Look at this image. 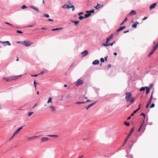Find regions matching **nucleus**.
Returning a JSON list of instances; mask_svg holds the SVG:
<instances>
[{"label":"nucleus","mask_w":158,"mask_h":158,"mask_svg":"<svg viewBox=\"0 0 158 158\" xmlns=\"http://www.w3.org/2000/svg\"><path fill=\"white\" fill-rule=\"evenodd\" d=\"M67 8H70V6L69 5H67Z\"/></svg>","instance_id":"60"},{"label":"nucleus","mask_w":158,"mask_h":158,"mask_svg":"<svg viewBox=\"0 0 158 158\" xmlns=\"http://www.w3.org/2000/svg\"><path fill=\"white\" fill-rule=\"evenodd\" d=\"M16 32L22 34L23 33V32L21 31L18 30L16 31Z\"/></svg>","instance_id":"50"},{"label":"nucleus","mask_w":158,"mask_h":158,"mask_svg":"<svg viewBox=\"0 0 158 158\" xmlns=\"http://www.w3.org/2000/svg\"><path fill=\"white\" fill-rule=\"evenodd\" d=\"M81 55L83 57H84L87 55L88 54L89 52L87 50H85L83 52H81Z\"/></svg>","instance_id":"7"},{"label":"nucleus","mask_w":158,"mask_h":158,"mask_svg":"<svg viewBox=\"0 0 158 158\" xmlns=\"http://www.w3.org/2000/svg\"><path fill=\"white\" fill-rule=\"evenodd\" d=\"M154 46L157 48L158 47V41L157 43L156 44V45Z\"/></svg>","instance_id":"55"},{"label":"nucleus","mask_w":158,"mask_h":158,"mask_svg":"<svg viewBox=\"0 0 158 158\" xmlns=\"http://www.w3.org/2000/svg\"><path fill=\"white\" fill-rule=\"evenodd\" d=\"M157 49V48L154 46L149 54L148 56L149 57L150 56L152 55L154 53L155 51Z\"/></svg>","instance_id":"6"},{"label":"nucleus","mask_w":158,"mask_h":158,"mask_svg":"<svg viewBox=\"0 0 158 158\" xmlns=\"http://www.w3.org/2000/svg\"><path fill=\"white\" fill-rule=\"evenodd\" d=\"M114 43H110L109 44H103L102 45L103 46H105L106 47H107L108 46H110V45L111 46H112L113 44H114Z\"/></svg>","instance_id":"18"},{"label":"nucleus","mask_w":158,"mask_h":158,"mask_svg":"<svg viewBox=\"0 0 158 158\" xmlns=\"http://www.w3.org/2000/svg\"><path fill=\"white\" fill-rule=\"evenodd\" d=\"M23 127H21L19 128L17 130L19 131H20L22 129V128Z\"/></svg>","instance_id":"57"},{"label":"nucleus","mask_w":158,"mask_h":158,"mask_svg":"<svg viewBox=\"0 0 158 158\" xmlns=\"http://www.w3.org/2000/svg\"><path fill=\"white\" fill-rule=\"evenodd\" d=\"M111 67V64H109L108 66V68L109 69V68H110Z\"/></svg>","instance_id":"62"},{"label":"nucleus","mask_w":158,"mask_h":158,"mask_svg":"<svg viewBox=\"0 0 158 158\" xmlns=\"http://www.w3.org/2000/svg\"><path fill=\"white\" fill-rule=\"evenodd\" d=\"M91 15V13H88V14H85L84 15L85 18H87L89 17Z\"/></svg>","instance_id":"20"},{"label":"nucleus","mask_w":158,"mask_h":158,"mask_svg":"<svg viewBox=\"0 0 158 158\" xmlns=\"http://www.w3.org/2000/svg\"><path fill=\"white\" fill-rule=\"evenodd\" d=\"M142 125H141V126L140 127V128L138 130V132H139V131H140V129H141V127H142Z\"/></svg>","instance_id":"61"},{"label":"nucleus","mask_w":158,"mask_h":158,"mask_svg":"<svg viewBox=\"0 0 158 158\" xmlns=\"http://www.w3.org/2000/svg\"><path fill=\"white\" fill-rule=\"evenodd\" d=\"M136 14V12L134 10H132L129 14L130 15H135Z\"/></svg>","instance_id":"11"},{"label":"nucleus","mask_w":158,"mask_h":158,"mask_svg":"<svg viewBox=\"0 0 158 158\" xmlns=\"http://www.w3.org/2000/svg\"><path fill=\"white\" fill-rule=\"evenodd\" d=\"M150 104L148 103H147L146 105V106H145V108H147L149 106V105H150Z\"/></svg>","instance_id":"39"},{"label":"nucleus","mask_w":158,"mask_h":158,"mask_svg":"<svg viewBox=\"0 0 158 158\" xmlns=\"http://www.w3.org/2000/svg\"><path fill=\"white\" fill-rule=\"evenodd\" d=\"M63 28L62 27H60V28H56L54 29H52V31H56V30H61Z\"/></svg>","instance_id":"24"},{"label":"nucleus","mask_w":158,"mask_h":158,"mask_svg":"<svg viewBox=\"0 0 158 158\" xmlns=\"http://www.w3.org/2000/svg\"><path fill=\"white\" fill-rule=\"evenodd\" d=\"M44 73V71H41V72L40 73L38 74V75H40V74H43Z\"/></svg>","instance_id":"58"},{"label":"nucleus","mask_w":158,"mask_h":158,"mask_svg":"<svg viewBox=\"0 0 158 158\" xmlns=\"http://www.w3.org/2000/svg\"><path fill=\"white\" fill-rule=\"evenodd\" d=\"M141 103H140V104H139V107H138V108L137 109H138V110H139V109L140 108H141Z\"/></svg>","instance_id":"52"},{"label":"nucleus","mask_w":158,"mask_h":158,"mask_svg":"<svg viewBox=\"0 0 158 158\" xmlns=\"http://www.w3.org/2000/svg\"><path fill=\"white\" fill-rule=\"evenodd\" d=\"M49 107L52 112L56 110V108L53 106H50Z\"/></svg>","instance_id":"12"},{"label":"nucleus","mask_w":158,"mask_h":158,"mask_svg":"<svg viewBox=\"0 0 158 158\" xmlns=\"http://www.w3.org/2000/svg\"><path fill=\"white\" fill-rule=\"evenodd\" d=\"M48 136L51 137L52 138H58L59 136L57 135H48Z\"/></svg>","instance_id":"16"},{"label":"nucleus","mask_w":158,"mask_h":158,"mask_svg":"<svg viewBox=\"0 0 158 158\" xmlns=\"http://www.w3.org/2000/svg\"><path fill=\"white\" fill-rule=\"evenodd\" d=\"M84 18H85L84 17H83V16H80L79 17V19L81 20H82Z\"/></svg>","instance_id":"33"},{"label":"nucleus","mask_w":158,"mask_h":158,"mask_svg":"<svg viewBox=\"0 0 158 158\" xmlns=\"http://www.w3.org/2000/svg\"><path fill=\"white\" fill-rule=\"evenodd\" d=\"M127 18H126L125 20H124L123 22L121 24V25H122V24H123V23L125 22V21H127Z\"/></svg>","instance_id":"59"},{"label":"nucleus","mask_w":158,"mask_h":158,"mask_svg":"<svg viewBox=\"0 0 158 158\" xmlns=\"http://www.w3.org/2000/svg\"><path fill=\"white\" fill-rule=\"evenodd\" d=\"M99 61L98 60H95L93 62V64L94 65H96L97 64H99Z\"/></svg>","instance_id":"17"},{"label":"nucleus","mask_w":158,"mask_h":158,"mask_svg":"<svg viewBox=\"0 0 158 158\" xmlns=\"http://www.w3.org/2000/svg\"><path fill=\"white\" fill-rule=\"evenodd\" d=\"M110 40L108 38H107L105 44H108V43L109 41H110Z\"/></svg>","instance_id":"30"},{"label":"nucleus","mask_w":158,"mask_h":158,"mask_svg":"<svg viewBox=\"0 0 158 158\" xmlns=\"http://www.w3.org/2000/svg\"><path fill=\"white\" fill-rule=\"evenodd\" d=\"M1 43H2L5 46H6L5 44H6V45H8L10 46L11 45L10 43L8 41H6V42H1Z\"/></svg>","instance_id":"9"},{"label":"nucleus","mask_w":158,"mask_h":158,"mask_svg":"<svg viewBox=\"0 0 158 158\" xmlns=\"http://www.w3.org/2000/svg\"><path fill=\"white\" fill-rule=\"evenodd\" d=\"M156 5V3H154L150 5V9H152L155 7Z\"/></svg>","instance_id":"10"},{"label":"nucleus","mask_w":158,"mask_h":158,"mask_svg":"<svg viewBox=\"0 0 158 158\" xmlns=\"http://www.w3.org/2000/svg\"><path fill=\"white\" fill-rule=\"evenodd\" d=\"M33 112H28V113H27V116L29 117H30V116L32 114H33Z\"/></svg>","instance_id":"26"},{"label":"nucleus","mask_w":158,"mask_h":158,"mask_svg":"<svg viewBox=\"0 0 158 158\" xmlns=\"http://www.w3.org/2000/svg\"><path fill=\"white\" fill-rule=\"evenodd\" d=\"M113 35L112 34H111L109 37H108L109 39H110V40L112 39L113 38Z\"/></svg>","instance_id":"37"},{"label":"nucleus","mask_w":158,"mask_h":158,"mask_svg":"<svg viewBox=\"0 0 158 158\" xmlns=\"http://www.w3.org/2000/svg\"><path fill=\"white\" fill-rule=\"evenodd\" d=\"M101 61L102 62H104L105 61V60L103 58H102L100 59Z\"/></svg>","instance_id":"38"},{"label":"nucleus","mask_w":158,"mask_h":158,"mask_svg":"<svg viewBox=\"0 0 158 158\" xmlns=\"http://www.w3.org/2000/svg\"><path fill=\"white\" fill-rule=\"evenodd\" d=\"M22 75L17 76H10L3 77V79L6 81H11L18 78L19 77H21Z\"/></svg>","instance_id":"2"},{"label":"nucleus","mask_w":158,"mask_h":158,"mask_svg":"<svg viewBox=\"0 0 158 158\" xmlns=\"http://www.w3.org/2000/svg\"><path fill=\"white\" fill-rule=\"evenodd\" d=\"M73 8L72 10L73 11L75 9L74 7V6L72 5L71 6H70V8Z\"/></svg>","instance_id":"47"},{"label":"nucleus","mask_w":158,"mask_h":158,"mask_svg":"<svg viewBox=\"0 0 158 158\" xmlns=\"http://www.w3.org/2000/svg\"><path fill=\"white\" fill-rule=\"evenodd\" d=\"M137 23L135 22L134 24L132 25V27L133 28H136L137 27Z\"/></svg>","instance_id":"22"},{"label":"nucleus","mask_w":158,"mask_h":158,"mask_svg":"<svg viewBox=\"0 0 158 158\" xmlns=\"http://www.w3.org/2000/svg\"><path fill=\"white\" fill-rule=\"evenodd\" d=\"M96 102H95L94 103H92L89 105L88 106H86L85 107V108L87 110H88L90 107L93 106L96 103Z\"/></svg>","instance_id":"8"},{"label":"nucleus","mask_w":158,"mask_h":158,"mask_svg":"<svg viewBox=\"0 0 158 158\" xmlns=\"http://www.w3.org/2000/svg\"><path fill=\"white\" fill-rule=\"evenodd\" d=\"M38 75H39L38 74L31 75V76L32 77H37Z\"/></svg>","instance_id":"46"},{"label":"nucleus","mask_w":158,"mask_h":158,"mask_svg":"<svg viewBox=\"0 0 158 158\" xmlns=\"http://www.w3.org/2000/svg\"><path fill=\"white\" fill-rule=\"evenodd\" d=\"M152 100L151 99H149L148 102V103L151 104V102H152Z\"/></svg>","instance_id":"51"},{"label":"nucleus","mask_w":158,"mask_h":158,"mask_svg":"<svg viewBox=\"0 0 158 158\" xmlns=\"http://www.w3.org/2000/svg\"><path fill=\"white\" fill-rule=\"evenodd\" d=\"M63 8H67V5L65 4L62 6Z\"/></svg>","instance_id":"44"},{"label":"nucleus","mask_w":158,"mask_h":158,"mask_svg":"<svg viewBox=\"0 0 158 158\" xmlns=\"http://www.w3.org/2000/svg\"><path fill=\"white\" fill-rule=\"evenodd\" d=\"M152 97H153V91H152V95H151V97H150V99H151V100H152Z\"/></svg>","instance_id":"48"},{"label":"nucleus","mask_w":158,"mask_h":158,"mask_svg":"<svg viewBox=\"0 0 158 158\" xmlns=\"http://www.w3.org/2000/svg\"><path fill=\"white\" fill-rule=\"evenodd\" d=\"M27 7L25 5H23L21 7V8L22 9H24L25 8H27Z\"/></svg>","instance_id":"34"},{"label":"nucleus","mask_w":158,"mask_h":158,"mask_svg":"<svg viewBox=\"0 0 158 158\" xmlns=\"http://www.w3.org/2000/svg\"><path fill=\"white\" fill-rule=\"evenodd\" d=\"M153 84H150L149 86V88H150V89H152L153 87Z\"/></svg>","instance_id":"45"},{"label":"nucleus","mask_w":158,"mask_h":158,"mask_svg":"<svg viewBox=\"0 0 158 158\" xmlns=\"http://www.w3.org/2000/svg\"><path fill=\"white\" fill-rule=\"evenodd\" d=\"M84 82L80 79H78L77 81L75 82L74 83L77 86H78L79 85H82L84 84Z\"/></svg>","instance_id":"4"},{"label":"nucleus","mask_w":158,"mask_h":158,"mask_svg":"<svg viewBox=\"0 0 158 158\" xmlns=\"http://www.w3.org/2000/svg\"><path fill=\"white\" fill-rule=\"evenodd\" d=\"M124 124L127 126H129L130 125V123L126 121H125L124 123Z\"/></svg>","instance_id":"23"},{"label":"nucleus","mask_w":158,"mask_h":158,"mask_svg":"<svg viewBox=\"0 0 158 158\" xmlns=\"http://www.w3.org/2000/svg\"><path fill=\"white\" fill-rule=\"evenodd\" d=\"M36 84H39L37 83L35 81H34V85L35 89H36Z\"/></svg>","instance_id":"32"},{"label":"nucleus","mask_w":158,"mask_h":158,"mask_svg":"<svg viewBox=\"0 0 158 158\" xmlns=\"http://www.w3.org/2000/svg\"><path fill=\"white\" fill-rule=\"evenodd\" d=\"M107 57H108V56H107L106 57H105V60L106 61L107 60Z\"/></svg>","instance_id":"64"},{"label":"nucleus","mask_w":158,"mask_h":158,"mask_svg":"<svg viewBox=\"0 0 158 158\" xmlns=\"http://www.w3.org/2000/svg\"><path fill=\"white\" fill-rule=\"evenodd\" d=\"M5 24H8V25H10L12 27H13V25L11 24H10V23H8L5 22Z\"/></svg>","instance_id":"40"},{"label":"nucleus","mask_w":158,"mask_h":158,"mask_svg":"<svg viewBox=\"0 0 158 158\" xmlns=\"http://www.w3.org/2000/svg\"><path fill=\"white\" fill-rule=\"evenodd\" d=\"M145 88L144 87H141L139 91H144L145 89Z\"/></svg>","instance_id":"29"},{"label":"nucleus","mask_w":158,"mask_h":158,"mask_svg":"<svg viewBox=\"0 0 158 158\" xmlns=\"http://www.w3.org/2000/svg\"><path fill=\"white\" fill-rule=\"evenodd\" d=\"M125 27H126L125 26H123V27H120V28H119V31H122Z\"/></svg>","instance_id":"28"},{"label":"nucleus","mask_w":158,"mask_h":158,"mask_svg":"<svg viewBox=\"0 0 158 158\" xmlns=\"http://www.w3.org/2000/svg\"><path fill=\"white\" fill-rule=\"evenodd\" d=\"M131 135H130V134H129L128 135H127V138H126V139H125V142H126L127 141V140L128 139V138L130 137V136H131Z\"/></svg>","instance_id":"36"},{"label":"nucleus","mask_w":158,"mask_h":158,"mask_svg":"<svg viewBox=\"0 0 158 158\" xmlns=\"http://www.w3.org/2000/svg\"><path fill=\"white\" fill-rule=\"evenodd\" d=\"M100 4H98L95 7V8L96 9H98L103 6V5H102L101 6H100Z\"/></svg>","instance_id":"19"},{"label":"nucleus","mask_w":158,"mask_h":158,"mask_svg":"<svg viewBox=\"0 0 158 158\" xmlns=\"http://www.w3.org/2000/svg\"><path fill=\"white\" fill-rule=\"evenodd\" d=\"M89 13H93L94 12V9H93L92 10H90L89 11Z\"/></svg>","instance_id":"43"},{"label":"nucleus","mask_w":158,"mask_h":158,"mask_svg":"<svg viewBox=\"0 0 158 158\" xmlns=\"http://www.w3.org/2000/svg\"><path fill=\"white\" fill-rule=\"evenodd\" d=\"M139 110H138V109H136V110H134L133 112V113L134 114H135V113H136V112L138 111Z\"/></svg>","instance_id":"53"},{"label":"nucleus","mask_w":158,"mask_h":158,"mask_svg":"<svg viewBox=\"0 0 158 158\" xmlns=\"http://www.w3.org/2000/svg\"><path fill=\"white\" fill-rule=\"evenodd\" d=\"M125 99L126 101L130 102L131 104L135 101V98L132 97V94L130 93H127L126 94Z\"/></svg>","instance_id":"1"},{"label":"nucleus","mask_w":158,"mask_h":158,"mask_svg":"<svg viewBox=\"0 0 158 158\" xmlns=\"http://www.w3.org/2000/svg\"><path fill=\"white\" fill-rule=\"evenodd\" d=\"M134 127H133V128L131 129V131H130V133H129V134H130V135H131V134H132V133L133 132V131H134Z\"/></svg>","instance_id":"31"},{"label":"nucleus","mask_w":158,"mask_h":158,"mask_svg":"<svg viewBox=\"0 0 158 158\" xmlns=\"http://www.w3.org/2000/svg\"><path fill=\"white\" fill-rule=\"evenodd\" d=\"M31 8L33 9L34 10L36 11H37L39 12V9L37 8L36 7L34 6H30Z\"/></svg>","instance_id":"13"},{"label":"nucleus","mask_w":158,"mask_h":158,"mask_svg":"<svg viewBox=\"0 0 158 158\" xmlns=\"http://www.w3.org/2000/svg\"><path fill=\"white\" fill-rule=\"evenodd\" d=\"M75 103L76 104H81V102H76Z\"/></svg>","instance_id":"56"},{"label":"nucleus","mask_w":158,"mask_h":158,"mask_svg":"<svg viewBox=\"0 0 158 158\" xmlns=\"http://www.w3.org/2000/svg\"><path fill=\"white\" fill-rule=\"evenodd\" d=\"M39 136H34L28 137L27 138V140L28 141H31L37 138Z\"/></svg>","instance_id":"5"},{"label":"nucleus","mask_w":158,"mask_h":158,"mask_svg":"<svg viewBox=\"0 0 158 158\" xmlns=\"http://www.w3.org/2000/svg\"><path fill=\"white\" fill-rule=\"evenodd\" d=\"M155 106V104L154 103H152L151 106H150V108H152L153 107H154Z\"/></svg>","instance_id":"41"},{"label":"nucleus","mask_w":158,"mask_h":158,"mask_svg":"<svg viewBox=\"0 0 158 158\" xmlns=\"http://www.w3.org/2000/svg\"><path fill=\"white\" fill-rule=\"evenodd\" d=\"M83 12H81L80 13H79L78 14V15H83Z\"/></svg>","instance_id":"54"},{"label":"nucleus","mask_w":158,"mask_h":158,"mask_svg":"<svg viewBox=\"0 0 158 158\" xmlns=\"http://www.w3.org/2000/svg\"><path fill=\"white\" fill-rule=\"evenodd\" d=\"M72 22L73 23H74L75 25H77L79 23V21H72Z\"/></svg>","instance_id":"21"},{"label":"nucleus","mask_w":158,"mask_h":158,"mask_svg":"<svg viewBox=\"0 0 158 158\" xmlns=\"http://www.w3.org/2000/svg\"><path fill=\"white\" fill-rule=\"evenodd\" d=\"M15 135H14V134H13V135H12V137L10 138V139H9V140L10 141V140L13 138L14 137Z\"/></svg>","instance_id":"49"},{"label":"nucleus","mask_w":158,"mask_h":158,"mask_svg":"<svg viewBox=\"0 0 158 158\" xmlns=\"http://www.w3.org/2000/svg\"><path fill=\"white\" fill-rule=\"evenodd\" d=\"M140 115L141 116H143V117L144 118V120H143V122H144V119L145 118V117H146V116H145V114L144 113H142L140 114Z\"/></svg>","instance_id":"27"},{"label":"nucleus","mask_w":158,"mask_h":158,"mask_svg":"<svg viewBox=\"0 0 158 158\" xmlns=\"http://www.w3.org/2000/svg\"><path fill=\"white\" fill-rule=\"evenodd\" d=\"M145 88L146 89V94H148L150 91V88L148 87H145Z\"/></svg>","instance_id":"15"},{"label":"nucleus","mask_w":158,"mask_h":158,"mask_svg":"<svg viewBox=\"0 0 158 158\" xmlns=\"http://www.w3.org/2000/svg\"><path fill=\"white\" fill-rule=\"evenodd\" d=\"M41 140L42 142L47 141L48 140V138L47 137H43L42 138Z\"/></svg>","instance_id":"14"},{"label":"nucleus","mask_w":158,"mask_h":158,"mask_svg":"<svg viewBox=\"0 0 158 158\" xmlns=\"http://www.w3.org/2000/svg\"><path fill=\"white\" fill-rule=\"evenodd\" d=\"M21 44L26 47H27L30 46L31 44H32V43L30 41H25L21 42Z\"/></svg>","instance_id":"3"},{"label":"nucleus","mask_w":158,"mask_h":158,"mask_svg":"<svg viewBox=\"0 0 158 158\" xmlns=\"http://www.w3.org/2000/svg\"><path fill=\"white\" fill-rule=\"evenodd\" d=\"M19 131L17 129L16 131L14 133V135H17L18 133L19 132Z\"/></svg>","instance_id":"35"},{"label":"nucleus","mask_w":158,"mask_h":158,"mask_svg":"<svg viewBox=\"0 0 158 158\" xmlns=\"http://www.w3.org/2000/svg\"><path fill=\"white\" fill-rule=\"evenodd\" d=\"M52 98L51 97H49L48 99V100L47 101V103H49V102L52 103Z\"/></svg>","instance_id":"25"},{"label":"nucleus","mask_w":158,"mask_h":158,"mask_svg":"<svg viewBox=\"0 0 158 158\" xmlns=\"http://www.w3.org/2000/svg\"><path fill=\"white\" fill-rule=\"evenodd\" d=\"M148 18V17H144V18H143V19H142V20H145L146 19H147V18Z\"/></svg>","instance_id":"63"},{"label":"nucleus","mask_w":158,"mask_h":158,"mask_svg":"<svg viewBox=\"0 0 158 158\" xmlns=\"http://www.w3.org/2000/svg\"><path fill=\"white\" fill-rule=\"evenodd\" d=\"M44 16L47 18H48L49 17V15H48L46 14H44Z\"/></svg>","instance_id":"42"}]
</instances>
